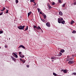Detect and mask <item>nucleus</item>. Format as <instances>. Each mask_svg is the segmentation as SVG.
Listing matches in <instances>:
<instances>
[{
	"instance_id": "1",
	"label": "nucleus",
	"mask_w": 76,
	"mask_h": 76,
	"mask_svg": "<svg viewBox=\"0 0 76 76\" xmlns=\"http://www.w3.org/2000/svg\"><path fill=\"white\" fill-rule=\"evenodd\" d=\"M63 18H58V23H61L62 21H63Z\"/></svg>"
},
{
	"instance_id": "2",
	"label": "nucleus",
	"mask_w": 76,
	"mask_h": 76,
	"mask_svg": "<svg viewBox=\"0 0 76 76\" xmlns=\"http://www.w3.org/2000/svg\"><path fill=\"white\" fill-rule=\"evenodd\" d=\"M25 26H18V28H19V29H20V30H22V29H23H23L24 28H25Z\"/></svg>"
},
{
	"instance_id": "3",
	"label": "nucleus",
	"mask_w": 76,
	"mask_h": 76,
	"mask_svg": "<svg viewBox=\"0 0 76 76\" xmlns=\"http://www.w3.org/2000/svg\"><path fill=\"white\" fill-rule=\"evenodd\" d=\"M46 25L48 27H50V23L49 22H48L46 23Z\"/></svg>"
},
{
	"instance_id": "4",
	"label": "nucleus",
	"mask_w": 76,
	"mask_h": 76,
	"mask_svg": "<svg viewBox=\"0 0 76 76\" xmlns=\"http://www.w3.org/2000/svg\"><path fill=\"white\" fill-rule=\"evenodd\" d=\"M74 60V58H68L66 59V61H71V60Z\"/></svg>"
},
{
	"instance_id": "5",
	"label": "nucleus",
	"mask_w": 76,
	"mask_h": 76,
	"mask_svg": "<svg viewBox=\"0 0 76 76\" xmlns=\"http://www.w3.org/2000/svg\"><path fill=\"white\" fill-rule=\"evenodd\" d=\"M74 62L75 61H71L68 62V63L69 64H73V63H74Z\"/></svg>"
},
{
	"instance_id": "6",
	"label": "nucleus",
	"mask_w": 76,
	"mask_h": 76,
	"mask_svg": "<svg viewBox=\"0 0 76 76\" xmlns=\"http://www.w3.org/2000/svg\"><path fill=\"white\" fill-rule=\"evenodd\" d=\"M19 56L21 58H23V57H25V56H24L22 54L20 55Z\"/></svg>"
},
{
	"instance_id": "7",
	"label": "nucleus",
	"mask_w": 76,
	"mask_h": 76,
	"mask_svg": "<svg viewBox=\"0 0 76 76\" xmlns=\"http://www.w3.org/2000/svg\"><path fill=\"white\" fill-rule=\"evenodd\" d=\"M21 47H22V48H24V49L25 48V47L23 45H20L18 47V48H21Z\"/></svg>"
},
{
	"instance_id": "8",
	"label": "nucleus",
	"mask_w": 76,
	"mask_h": 76,
	"mask_svg": "<svg viewBox=\"0 0 76 76\" xmlns=\"http://www.w3.org/2000/svg\"><path fill=\"white\" fill-rule=\"evenodd\" d=\"M13 54H14V56H15V58H18V55H17L15 53H13Z\"/></svg>"
},
{
	"instance_id": "9",
	"label": "nucleus",
	"mask_w": 76,
	"mask_h": 76,
	"mask_svg": "<svg viewBox=\"0 0 76 76\" xmlns=\"http://www.w3.org/2000/svg\"><path fill=\"white\" fill-rule=\"evenodd\" d=\"M11 58L12 59L13 61H15V60H16V59L15 58L11 56Z\"/></svg>"
},
{
	"instance_id": "10",
	"label": "nucleus",
	"mask_w": 76,
	"mask_h": 76,
	"mask_svg": "<svg viewBox=\"0 0 76 76\" xmlns=\"http://www.w3.org/2000/svg\"><path fill=\"white\" fill-rule=\"evenodd\" d=\"M59 15L60 16H62L63 15V13H62V12L60 11L59 12Z\"/></svg>"
},
{
	"instance_id": "11",
	"label": "nucleus",
	"mask_w": 76,
	"mask_h": 76,
	"mask_svg": "<svg viewBox=\"0 0 76 76\" xmlns=\"http://www.w3.org/2000/svg\"><path fill=\"white\" fill-rule=\"evenodd\" d=\"M32 13V12H28V17L29 16V15H31V14Z\"/></svg>"
},
{
	"instance_id": "12",
	"label": "nucleus",
	"mask_w": 76,
	"mask_h": 76,
	"mask_svg": "<svg viewBox=\"0 0 76 76\" xmlns=\"http://www.w3.org/2000/svg\"><path fill=\"white\" fill-rule=\"evenodd\" d=\"M64 51H65L63 49H62L60 51V52H61V53H64Z\"/></svg>"
},
{
	"instance_id": "13",
	"label": "nucleus",
	"mask_w": 76,
	"mask_h": 76,
	"mask_svg": "<svg viewBox=\"0 0 76 76\" xmlns=\"http://www.w3.org/2000/svg\"><path fill=\"white\" fill-rule=\"evenodd\" d=\"M48 7H49V8H50V9H51V7H52L51 6H50V4H48Z\"/></svg>"
},
{
	"instance_id": "14",
	"label": "nucleus",
	"mask_w": 76,
	"mask_h": 76,
	"mask_svg": "<svg viewBox=\"0 0 76 76\" xmlns=\"http://www.w3.org/2000/svg\"><path fill=\"white\" fill-rule=\"evenodd\" d=\"M5 9H6V8L5 7H3V9H2L1 10V11H4V10H5Z\"/></svg>"
},
{
	"instance_id": "15",
	"label": "nucleus",
	"mask_w": 76,
	"mask_h": 76,
	"mask_svg": "<svg viewBox=\"0 0 76 76\" xmlns=\"http://www.w3.org/2000/svg\"><path fill=\"white\" fill-rule=\"evenodd\" d=\"M61 23H62V24H64L65 23V21H62Z\"/></svg>"
},
{
	"instance_id": "16",
	"label": "nucleus",
	"mask_w": 76,
	"mask_h": 76,
	"mask_svg": "<svg viewBox=\"0 0 76 76\" xmlns=\"http://www.w3.org/2000/svg\"><path fill=\"white\" fill-rule=\"evenodd\" d=\"M63 72H64V73H67V70L66 69H65V70H64V71Z\"/></svg>"
},
{
	"instance_id": "17",
	"label": "nucleus",
	"mask_w": 76,
	"mask_h": 76,
	"mask_svg": "<svg viewBox=\"0 0 76 76\" xmlns=\"http://www.w3.org/2000/svg\"><path fill=\"white\" fill-rule=\"evenodd\" d=\"M75 23V21H73V20H72L71 21V24H73V23Z\"/></svg>"
},
{
	"instance_id": "18",
	"label": "nucleus",
	"mask_w": 76,
	"mask_h": 76,
	"mask_svg": "<svg viewBox=\"0 0 76 76\" xmlns=\"http://www.w3.org/2000/svg\"><path fill=\"white\" fill-rule=\"evenodd\" d=\"M28 26H26V29L25 30H24V31H27V30H28Z\"/></svg>"
},
{
	"instance_id": "19",
	"label": "nucleus",
	"mask_w": 76,
	"mask_h": 76,
	"mask_svg": "<svg viewBox=\"0 0 76 76\" xmlns=\"http://www.w3.org/2000/svg\"><path fill=\"white\" fill-rule=\"evenodd\" d=\"M37 29H41V27H39V26L38 27H37Z\"/></svg>"
},
{
	"instance_id": "20",
	"label": "nucleus",
	"mask_w": 76,
	"mask_h": 76,
	"mask_svg": "<svg viewBox=\"0 0 76 76\" xmlns=\"http://www.w3.org/2000/svg\"><path fill=\"white\" fill-rule=\"evenodd\" d=\"M76 33V31L75 30L73 31L72 32V34H75Z\"/></svg>"
},
{
	"instance_id": "21",
	"label": "nucleus",
	"mask_w": 76,
	"mask_h": 76,
	"mask_svg": "<svg viewBox=\"0 0 76 76\" xmlns=\"http://www.w3.org/2000/svg\"><path fill=\"white\" fill-rule=\"evenodd\" d=\"M52 5H54V4H55V2H52Z\"/></svg>"
},
{
	"instance_id": "22",
	"label": "nucleus",
	"mask_w": 76,
	"mask_h": 76,
	"mask_svg": "<svg viewBox=\"0 0 76 76\" xmlns=\"http://www.w3.org/2000/svg\"><path fill=\"white\" fill-rule=\"evenodd\" d=\"M44 18L45 19H46V18H47V16H46V15H44L43 16Z\"/></svg>"
},
{
	"instance_id": "23",
	"label": "nucleus",
	"mask_w": 76,
	"mask_h": 76,
	"mask_svg": "<svg viewBox=\"0 0 76 76\" xmlns=\"http://www.w3.org/2000/svg\"><path fill=\"white\" fill-rule=\"evenodd\" d=\"M72 75H76V72H74L73 73H72Z\"/></svg>"
},
{
	"instance_id": "24",
	"label": "nucleus",
	"mask_w": 76,
	"mask_h": 76,
	"mask_svg": "<svg viewBox=\"0 0 76 76\" xmlns=\"http://www.w3.org/2000/svg\"><path fill=\"white\" fill-rule=\"evenodd\" d=\"M53 74L54 76H57V74L54 72L53 73Z\"/></svg>"
},
{
	"instance_id": "25",
	"label": "nucleus",
	"mask_w": 76,
	"mask_h": 76,
	"mask_svg": "<svg viewBox=\"0 0 76 76\" xmlns=\"http://www.w3.org/2000/svg\"><path fill=\"white\" fill-rule=\"evenodd\" d=\"M15 2L16 3H18V0H15Z\"/></svg>"
},
{
	"instance_id": "26",
	"label": "nucleus",
	"mask_w": 76,
	"mask_h": 76,
	"mask_svg": "<svg viewBox=\"0 0 76 76\" xmlns=\"http://www.w3.org/2000/svg\"><path fill=\"white\" fill-rule=\"evenodd\" d=\"M51 59H53V60H55V57H52L51 58Z\"/></svg>"
},
{
	"instance_id": "27",
	"label": "nucleus",
	"mask_w": 76,
	"mask_h": 76,
	"mask_svg": "<svg viewBox=\"0 0 76 76\" xmlns=\"http://www.w3.org/2000/svg\"><path fill=\"white\" fill-rule=\"evenodd\" d=\"M61 55H62V53H59V56H61Z\"/></svg>"
},
{
	"instance_id": "28",
	"label": "nucleus",
	"mask_w": 76,
	"mask_h": 76,
	"mask_svg": "<svg viewBox=\"0 0 76 76\" xmlns=\"http://www.w3.org/2000/svg\"><path fill=\"white\" fill-rule=\"evenodd\" d=\"M58 2H59V3H61V0H58Z\"/></svg>"
},
{
	"instance_id": "29",
	"label": "nucleus",
	"mask_w": 76,
	"mask_h": 76,
	"mask_svg": "<svg viewBox=\"0 0 76 76\" xmlns=\"http://www.w3.org/2000/svg\"><path fill=\"white\" fill-rule=\"evenodd\" d=\"M62 6L63 7H64L65 6V4H64L62 5Z\"/></svg>"
},
{
	"instance_id": "30",
	"label": "nucleus",
	"mask_w": 76,
	"mask_h": 76,
	"mask_svg": "<svg viewBox=\"0 0 76 76\" xmlns=\"http://www.w3.org/2000/svg\"><path fill=\"white\" fill-rule=\"evenodd\" d=\"M37 10H38V12H40V9H39V8H38Z\"/></svg>"
},
{
	"instance_id": "31",
	"label": "nucleus",
	"mask_w": 76,
	"mask_h": 76,
	"mask_svg": "<svg viewBox=\"0 0 76 76\" xmlns=\"http://www.w3.org/2000/svg\"><path fill=\"white\" fill-rule=\"evenodd\" d=\"M3 34V31H0V34Z\"/></svg>"
},
{
	"instance_id": "32",
	"label": "nucleus",
	"mask_w": 76,
	"mask_h": 76,
	"mask_svg": "<svg viewBox=\"0 0 76 76\" xmlns=\"http://www.w3.org/2000/svg\"><path fill=\"white\" fill-rule=\"evenodd\" d=\"M9 12V10H7V11L6 12V13H8V12Z\"/></svg>"
},
{
	"instance_id": "33",
	"label": "nucleus",
	"mask_w": 76,
	"mask_h": 76,
	"mask_svg": "<svg viewBox=\"0 0 76 76\" xmlns=\"http://www.w3.org/2000/svg\"><path fill=\"white\" fill-rule=\"evenodd\" d=\"M41 20L42 21V22H45V20L43 19H41Z\"/></svg>"
},
{
	"instance_id": "34",
	"label": "nucleus",
	"mask_w": 76,
	"mask_h": 76,
	"mask_svg": "<svg viewBox=\"0 0 76 76\" xmlns=\"http://www.w3.org/2000/svg\"><path fill=\"white\" fill-rule=\"evenodd\" d=\"M34 28H37V27L36 26H34Z\"/></svg>"
},
{
	"instance_id": "35",
	"label": "nucleus",
	"mask_w": 76,
	"mask_h": 76,
	"mask_svg": "<svg viewBox=\"0 0 76 76\" xmlns=\"http://www.w3.org/2000/svg\"><path fill=\"white\" fill-rule=\"evenodd\" d=\"M42 16H45V14H44V13H42Z\"/></svg>"
},
{
	"instance_id": "36",
	"label": "nucleus",
	"mask_w": 76,
	"mask_h": 76,
	"mask_svg": "<svg viewBox=\"0 0 76 76\" xmlns=\"http://www.w3.org/2000/svg\"><path fill=\"white\" fill-rule=\"evenodd\" d=\"M3 13V12H2L0 14V16H1V15H2Z\"/></svg>"
},
{
	"instance_id": "37",
	"label": "nucleus",
	"mask_w": 76,
	"mask_h": 76,
	"mask_svg": "<svg viewBox=\"0 0 76 76\" xmlns=\"http://www.w3.org/2000/svg\"><path fill=\"white\" fill-rule=\"evenodd\" d=\"M5 48H7V45H5L4 46Z\"/></svg>"
},
{
	"instance_id": "38",
	"label": "nucleus",
	"mask_w": 76,
	"mask_h": 76,
	"mask_svg": "<svg viewBox=\"0 0 76 76\" xmlns=\"http://www.w3.org/2000/svg\"><path fill=\"white\" fill-rule=\"evenodd\" d=\"M34 0H30L31 2H34Z\"/></svg>"
},
{
	"instance_id": "39",
	"label": "nucleus",
	"mask_w": 76,
	"mask_h": 76,
	"mask_svg": "<svg viewBox=\"0 0 76 76\" xmlns=\"http://www.w3.org/2000/svg\"><path fill=\"white\" fill-rule=\"evenodd\" d=\"M73 4L74 5H76V1L73 3Z\"/></svg>"
},
{
	"instance_id": "40",
	"label": "nucleus",
	"mask_w": 76,
	"mask_h": 76,
	"mask_svg": "<svg viewBox=\"0 0 76 76\" xmlns=\"http://www.w3.org/2000/svg\"><path fill=\"white\" fill-rule=\"evenodd\" d=\"M22 62H23V63H25V61L23 60H22Z\"/></svg>"
},
{
	"instance_id": "41",
	"label": "nucleus",
	"mask_w": 76,
	"mask_h": 76,
	"mask_svg": "<svg viewBox=\"0 0 76 76\" xmlns=\"http://www.w3.org/2000/svg\"><path fill=\"white\" fill-rule=\"evenodd\" d=\"M19 56H20V55L21 54H21V52H19Z\"/></svg>"
},
{
	"instance_id": "42",
	"label": "nucleus",
	"mask_w": 76,
	"mask_h": 76,
	"mask_svg": "<svg viewBox=\"0 0 76 76\" xmlns=\"http://www.w3.org/2000/svg\"><path fill=\"white\" fill-rule=\"evenodd\" d=\"M64 69H61V72H64Z\"/></svg>"
},
{
	"instance_id": "43",
	"label": "nucleus",
	"mask_w": 76,
	"mask_h": 76,
	"mask_svg": "<svg viewBox=\"0 0 76 76\" xmlns=\"http://www.w3.org/2000/svg\"><path fill=\"white\" fill-rule=\"evenodd\" d=\"M39 13L40 14H42V12H41V11L40 12H39Z\"/></svg>"
},
{
	"instance_id": "44",
	"label": "nucleus",
	"mask_w": 76,
	"mask_h": 76,
	"mask_svg": "<svg viewBox=\"0 0 76 76\" xmlns=\"http://www.w3.org/2000/svg\"><path fill=\"white\" fill-rule=\"evenodd\" d=\"M27 67H29V65H27L26 66Z\"/></svg>"
},
{
	"instance_id": "45",
	"label": "nucleus",
	"mask_w": 76,
	"mask_h": 76,
	"mask_svg": "<svg viewBox=\"0 0 76 76\" xmlns=\"http://www.w3.org/2000/svg\"><path fill=\"white\" fill-rule=\"evenodd\" d=\"M37 4L36 3H34V6H35Z\"/></svg>"
},
{
	"instance_id": "46",
	"label": "nucleus",
	"mask_w": 76,
	"mask_h": 76,
	"mask_svg": "<svg viewBox=\"0 0 76 76\" xmlns=\"http://www.w3.org/2000/svg\"><path fill=\"white\" fill-rule=\"evenodd\" d=\"M22 58H20V60L21 61V60H22Z\"/></svg>"
},
{
	"instance_id": "47",
	"label": "nucleus",
	"mask_w": 76,
	"mask_h": 76,
	"mask_svg": "<svg viewBox=\"0 0 76 76\" xmlns=\"http://www.w3.org/2000/svg\"><path fill=\"white\" fill-rule=\"evenodd\" d=\"M67 57H68V58H69V56H67Z\"/></svg>"
},
{
	"instance_id": "48",
	"label": "nucleus",
	"mask_w": 76,
	"mask_h": 76,
	"mask_svg": "<svg viewBox=\"0 0 76 76\" xmlns=\"http://www.w3.org/2000/svg\"><path fill=\"white\" fill-rule=\"evenodd\" d=\"M33 3H35V2H34V1H33Z\"/></svg>"
},
{
	"instance_id": "49",
	"label": "nucleus",
	"mask_w": 76,
	"mask_h": 76,
	"mask_svg": "<svg viewBox=\"0 0 76 76\" xmlns=\"http://www.w3.org/2000/svg\"><path fill=\"white\" fill-rule=\"evenodd\" d=\"M54 61V60H52V61Z\"/></svg>"
},
{
	"instance_id": "50",
	"label": "nucleus",
	"mask_w": 76,
	"mask_h": 76,
	"mask_svg": "<svg viewBox=\"0 0 76 76\" xmlns=\"http://www.w3.org/2000/svg\"><path fill=\"white\" fill-rule=\"evenodd\" d=\"M0 48H1V47H0Z\"/></svg>"
},
{
	"instance_id": "51",
	"label": "nucleus",
	"mask_w": 76,
	"mask_h": 76,
	"mask_svg": "<svg viewBox=\"0 0 76 76\" xmlns=\"http://www.w3.org/2000/svg\"><path fill=\"white\" fill-rule=\"evenodd\" d=\"M9 39H10V38H9Z\"/></svg>"
}]
</instances>
